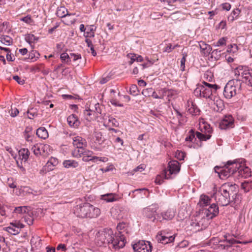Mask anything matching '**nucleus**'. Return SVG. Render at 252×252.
Wrapping results in <instances>:
<instances>
[{"label": "nucleus", "instance_id": "f257e3e1", "mask_svg": "<svg viewBox=\"0 0 252 252\" xmlns=\"http://www.w3.org/2000/svg\"><path fill=\"white\" fill-rule=\"evenodd\" d=\"M95 243L98 246H108L115 250L123 248L125 246V240L123 235H115L111 229H104L96 234Z\"/></svg>", "mask_w": 252, "mask_h": 252}, {"label": "nucleus", "instance_id": "f03ea898", "mask_svg": "<svg viewBox=\"0 0 252 252\" xmlns=\"http://www.w3.org/2000/svg\"><path fill=\"white\" fill-rule=\"evenodd\" d=\"M235 188V185L229 183L222 185L219 189L213 194V197L218 205L225 206L233 202L230 200V196L232 197L236 193L233 192V189Z\"/></svg>", "mask_w": 252, "mask_h": 252}, {"label": "nucleus", "instance_id": "7ed1b4c3", "mask_svg": "<svg viewBox=\"0 0 252 252\" xmlns=\"http://www.w3.org/2000/svg\"><path fill=\"white\" fill-rule=\"evenodd\" d=\"M201 132L196 131L195 133L193 130H190L189 134L185 140L186 142H189L188 146L189 148L193 147L192 143H194L197 138L200 141H206L211 137L213 129L208 124H205L201 130Z\"/></svg>", "mask_w": 252, "mask_h": 252}, {"label": "nucleus", "instance_id": "20e7f679", "mask_svg": "<svg viewBox=\"0 0 252 252\" xmlns=\"http://www.w3.org/2000/svg\"><path fill=\"white\" fill-rule=\"evenodd\" d=\"M239 163L236 161H228L223 166H216L214 168L216 173L219 174L220 178L225 179L234 173H236V168H238Z\"/></svg>", "mask_w": 252, "mask_h": 252}, {"label": "nucleus", "instance_id": "39448f33", "mask_svg": "<svg viewBox=\"0 0 252 252\" xmlns=\"http://www.w3.org/2000/svg\"><path fill=\"white\" fill-rule=\"evenodd\" d=\"M225 239L219 242V243L216 246V252H235L234 251L237 246H233L235 244H247L252 242L251 241H238L233 238L228 239L226 236H224Z\"/></svg>", "mask_w": 252, "mask_h": 252}, {"label": "nucleus", "instance_id": "423d86ee", "mask_svg": "<svg viewBox=\"0 0 252 252\" xmlns=\"http://www.w3.org/2000/svg\"><path fill=\"white\" fill-rule=\"evenodd\" d=\"M202 84H198L194 91L195 95L203 97L204 98H211L212 94L220 87L216 84H210L208 83L203 82Z\"/></svg>", "mask_w": 252, "mask_h": 252}, {"label": "nucleus", "instance_id": "0eeeda50", "mask_svg": "<svg viewBox=\"0 0 252 252\" xmlns=\"http://www.w3.org/2000/svg\"><path fill=\"white\" fill-rule=\"evenodd\" d=\"M242 82L240 78L230 80L226 84L223 90V95L227 99H230L240 92Z\"/></svg>", "mask_w": 252, "mask_h": 252}, {"label": "nucleus", "instance_id": "6e6552de", "mask_svg": "<svg viewBox=\"0 0 252 252\" xmlns=\"http://www.w3.org/2000/svg\"><path fill=\"white\" fill-rule=\"evenodd\" d=\"M237 78H240L241 81L252 87V70L251 71L246 67L239 66L234 70Z\"/></svg>", "mask_w": 252, "mask_h": 252}, {"label": "nucleus", "instance_id": "1a4fd4ad", "mask_svg": "<svg viewBox=\"0 0 252 252\" xmlns=\"http://www.w3.org/2000/svg\"><path fill=\"white\" fill-rule=\"evenodd\" d=\"M31 150L36 156H41L44 158L47 157L51 152L49 145L40 143L33 145Z\"/></svg>", "mask_w": 252, "mask_h": 252}, {"label": "nucleus", "instance_id": "9d476101", "mask_svg": "<svg viewBox=\"0 0 252 252\" xmlns=\"http://www.w3.org/2000/svg\"><path fill=\"white\" fill-rule=\"evenodd\" d=\"M168 169L164 170L162 176L166 179L172 178L171 175L178 173L180 170V164L176 160L171 161L168 163Z\"/></svg>", "mask_w": 252, "mask_h": 252}, {"label": "nucleus", "instance_id": "9b49d317", "mask_svg": "<svg viewBox=\"0 0 252 252\" xmlns=\"http://www.w3.org/2000/svg\"><path fill=\"white\" fill-rule=\"evenodd\" d=\"M134 252H151L152 245L149 241H140L132 246Z\"/></svg>", "mask_w": 252, "mask_h": 252}, {"label": "nucleus", "instance_id": "f8f14e48", "mask_svg": "<svg viewBox=\"0 0 252 252\" xmlns=\"http://www.w3.org/2000/svg\"><path fill=\"white\" fill-rule=\"evenodd\" d=\"M202 214H204V218L206 217V220L212 219L217 216L219 212V207L215 203L211 204L208 208H204L202 210Z\"/></svg>", "mask_w": 252, "mask_h": 252}, {"label": "nucleus", "instance_id": "ddd939ff", "mask_svg": "<svg viewBox=\"0 0 252 252\" xmlns=\"http://www.w3.org/2000/svg\"><path fill=\"white\" fill-rule=\"evenodd\" d=\"M89 203L76 205L74 209V213L77 217L84 218H88Z\"/></svg>", "mask_w": 252, "mask_h": 252}, {"label": "nucleus", "instance_id": "4468645a", "mask_svg": "<svg viewBox=\"0 0 252 252\" xmlns=\"http://www.w3.org/2000/svg\"><path fill=\"white\" fill-rule=\"evenodd\" d=\"M206 219L202 217L201 220H198L196 218L192 219L190 223V230L197 232L202 230L206 227L207 223H205Z\"/></svg>", "mask_w": 252, "mask_h": 252}, {"label": "nucleus", "instance_id": "2eb2a0df", "mask_svg": "<svg viewBox=\"0 0 252 252\" xmlns=\"http://www.w3.org/2000/svg\"><path fill=\"white\" fill-rule=\"evenodd\" d=\"M158 209V206L157 205H152L143 210V214L147 218L152 220L153 221L156 219L157 211Z\"/></svg>", "mask_w": 252, "mask_h": 252}, {"label": "nucleus", "instance_id": "dca6fc26", "mask_svg": "<svg viewBox=\"0 0 252 252\" xmlns=\"http://www.w3.org/2000/svg\"><path fill=\"white\" fill-rule=\"evenodd\" d=\"M234 126V119L231 115L225 116L220 124V127L222 129L232 128Z\"/></svg>", "mask_w": 252, "mask_h": 252}, {"label": "nucleus", "instance_id": "f3484780", "mask_svg": "<svg viewBox=\"0 0 252 252\" xmlns=\"http://www.w3.org/2000/svg\"><path fill=\"white\" fill-rule=\"evenodd\" d=\"M239 166L236 168V173L237 172L238 176L245 178L251 176V169L249 167L242 166L239 163Z\"/></svg>", "mask_w": 252, "mask_h": 252}, {"label": "nucleus", "instance_id": "a211bd4d", "mask_svg": "<svg viewBox=\"0 0 252 252\" xmlns=\"http://www.w3.org/2000/svg\"><path fill=\"white\" fill-rule=\"evenodd\" d=\"M73 144L77 148L82 149L87 146V142L85 139L80 136H75L72 138Z\"/></svg>", "mask_w": 252, "mask_h": 252}, {"label": "nucleus", "instance_id": "6ab92c4d", "mask_svg": "<svg viewBox=\"0 0 252 252\" xmlns=\"http://www.w3.org/2000/svg\"><path fill=\"white\" fill-rule=\"evenodd\" d=\"M32 250H39L41 248V239L37 235L32 236L31 240Z\"/></svg>", "mask_w": 252, "mask_h": 252}, {"label": "nucleus", "instance_id": "aec40b11", "mask_svg": "<svg viewBox=\"0 0 252 252\" xmlns=\"http://www.w3.org/2000/svg\"><path fill=\"white\" fill-rule=\"evenodd\" d=\"M100 214V210L98 208L95 207L90 203L89 204L88 218H96L99 216Z\"/></svg>", "mask_w": 252, "mask_h": 252}, {"label": "nucleus", "instance_id": "412c9836", "mask_svg": "<svg viewBox=\"0 0 252 252\" xmlns=\"http://www.w3.org/2000/svg\"><path fill=\"white\" fill-rule=\"evenodd\" d=\"M67 123L70 126L77 127L80 124L77 117L75 114H71L67 119Z\"/></svg>", "mask_w": 252, "mask_h": 252}, {"label": "nucleus", "instance_id": "4be33fe9", "mask_svg": "<svg viewBox=\"0 0 252 252\" xmlns=\"http://www.w3.org/2000/svg\"><path fill=\"white\" fill-rule=\"evenodd\" d=\"M199 46L200 47L201 52L205 56L209 55L212 50L210 45L206 44L204 42L202 41L199 42Z\"/></svg>", "mask_w": 252, "mask_h": 252}, {"label": "nucleus", "instance_id": "5701e85b", "mask_svg": "<svg viewBox=\"0 0 252 252\" xmlns=\"http://www.w3.org/2000/svg\"><path fill=\"white\" fill-rule=\"evenodd\" d=\"M30 152L28 149L23 148L19 151V158L22 161L26 162L28 160Z\"/></svg>", "mask_w": 252, "mask_h": 252}, {"label": "nucleus", "instance_id": "b1692460", "mask_svg": "<svg viewBox=\"0 0 252 252\" xmlns=\"http://www.w3.org/2000/svg\"><path fill=\"white\" fill-rule=\"evenodd\" d=\"M56 15L60 18H64L66 16H70L74 14L69 13L67 9L64 6H60L57 8Z\"/></svg>", "mask_w": 252, "mask_h": 252}, {"label": "nucleus", "instance_id": "393cba45", "mask_svg": "<svg viewBox=\"0 0 252 252\" xmlns=\"http://www.w3.org/2000/svg\"><path fill=\"white\" fill-rule=\"evenodd\" d=\"M224 108L223 101L220 99L217 98L214 101L213 105L214 110L218 112H221Z\"/></svg>", "mask_w": 252, "mask_h": 252}, {"label": "nucleus", "instance_id": "a878e982", "mask_svg": "<svg viewBox=\"0 0 252 252\" xmlns=\"http://www.w3.org/2000/svg\"><path fill=\"white\" fill-rule=\"evenodd\" d=\"M147 191H148V190L145 188L136 189L129 192V195H131L132 197H134L135 196V195L133 194L134 193H139L140 194L141 198H143L148 196V194H146Z\"/></svg>", "mask_w": 252, "mask_h": 252}, {"label": "nucleus", "instance_id": "bb28decb", "mask_svg": "<svg viewBox=\"0 0 252 252\" xmlns=\"http://www.w3.org/2000/svg\"><path fill=\"white\" fill-rule=\"evenodd\" d=\"M96 30V27L94 25L87 26V32L84 33V36L86 38L94 37V32Z\"/></svg>", "mask_w": 252, "mask_h": 252}, {"label": "nucleus", "instance_id": "cd10ccee", "mask_svg": "<svg viewBox=\"0 0 252 252\" xmlns=\"http://www.w3.org/2000/svg\"><path fill=\"white\" fill-rule=\"evenodd\" d=\"M36 135L42 139H46L48 137L47 130L44 127H40L36 130Z\"/></svg>", "mask_w": 252, "mask_h": 252}, {"label": "nucleus", "instance_id": "c85d7f7f", "mask_svg": "<svg viewBox=\"0 0 252 252\" xmlns=\"http://www.w3.org/2000/svg\"><path fill=\"white\" fill-rule=\"evenodd\" d=\"M163 219L165 220H170L172 219L175 216V212L173 210L169 209L165 212L161 213Z\"/></svg>", "mask_w": 252, "mask_h": 252}, {"label": "nucleus", "instance_id": "c756f323", "mask_svg": "<svg viewBox=\"0 0 252 252\" xmlns=\"http://www.w3.org/2000/svg\"><path fill=\"white\" fill-rule=\"evenodd\" d=\"M102 106H101L99 103H96L95 105L92 107L91 109H90V111L93 113V115L96 117H98L99 114H101V108Z\"/></svg>", "mask_w": 252, "mask_h": 252}, {"label": "nucleus", "instance_id": "7c9ffc66", "mask_svg": "<svg viewBox=\"0 0 252 252\" xmlns=\"http://www.w3.org/2000/svg\"><path fill=\"white\" fill-rule=\"evenodd\" d=\"M63 164L65 168H76L78 166V163L74 160H64Z\"/></svg>", "mask_w": 252, "mask_h": 252}, {"label": "nucleus", "instance_id": "2f4dec72", "mask_svg": "<svg viewBox=\"0 0 252 252\" xmlns=\"http://www.w3.org/2000/svg\"><path fill=\"white\" fill-rule=\"evenodd\" d=\"M241 188L246 192L252 189V180L245 181L241 183Z\"/></svg>", "mask_w": 252, "mask_h": 252}, {"label": "nucleus", "instance_id": "473e14b6", "mask_svg": "<svg viewBox=\"0 0 252 252\" xmlns=\"http://www.w3.org/2000/svg\"><path fill=\"white\" fill-rule=\"evenodd\" d=\"M116 195L114 193H107L101 195V199L106 201L107 202H111L116 201Z\"/></svg>", "mask_w": 252, "mask_h": 252}, {"label": "nucleus", "instance_id": "72a5a7b5", "mask_svg": "<svg viewBox=\"0 0 252 252\" xmlns=\"http://www.w3.org/2000/svg\"><path fill=\"white\" fill-rule=\"evenodd\" d=\"M0 41L5 45H10L12 44V38L8 35H2L0 37Z\"/></svg>", "mask_w": 252, "mask_h": 252}, {"label": "nucleus", "instance_id": "f704fd0d", "mask_svg": "<svg viewBox=\"0 0 252 252\" xmlns=\"http://www.w3.org/2000/svg\"><path fill=\"white\" fill-rule=\"evenodd\" d=\"M10 206L0 204V214L1 216L7 217L8 216V210Z\"/></svg>", "mask_w": 252, "mask_h": 252}, {"label": "nucleus", "instance_id": "c9c22d12", "mask_svg": "<svg viewBox=\"0 0 252 252\" xmlns=\"http://www.w3.org/2000/svg\"><path fill=\"white\" fill-rule=\"evenodd\" d=\"M210 198L205 195H201L200 197L199 204L202 206H207L210 203Z\"/></svg>", "mask_w": 252, "mask_h": 252}, {"label": "nucleus", "instance_id": "e433bc0d", "mask_svg": "<svg viewBox=\"0 0 252 252\" xmlns=\"http://www.w3.org/2000/svg\"><path fill=\"white\" fill-rule=\"evenodd\" d=\"M60 59L63 63L68 65L71 64L70 55H69L66 53H62L60 56Z\"/></svg>", "mask_w": 252, "mask_h": 252}, {"label": "nucleus", "instance_id": "4c0bfd02", "mask_svg": "<svg viewBox=\"0 0 252 252\" xmlns=\"http://www.w3.org/2000/svg\"><path fill=\"white\" fill-rule=\"evenodd\" d=\"M188 112L192 115H199L200 110L197 106L191 102V106L188 109Z\"/></svg>", "mask_w": 252, "mask_h": 252}, {"label": "nucleus", "instance_id": "58836bf2", "mask_svg": "<svg viewBox=\"0 0 252 252\" xmlns=\"http://www.w3.org/2000/svg\"><path fill=\"white\" fill-rule=\"evenodd\" d=\"M5 230L12 235H16L18 234L20 231V229H18V228H15L13 225L10 224L8 227H5Z\"/></svg>", "mask_w": 252, "mask_h": 252}, {"label": "nucleus", "instance_id": "ea45409f", "mask_svg": "<svg viewBox=\"0 0 252 252\" xmlns=\"http://www.w3.org/2000/svg\"><path fill=\"white\" fill-rule=\"evenodd\" d=\"M25 40L29 44H31L36 41L38 38L32 34H27L26 35Z\"/></svg>", "mask_w": 252, "mask_h": 252}, {"label": "nucleus", "instance_id": "a19ab883", "mask_svg": "<svg viewBox=\"0 0 252 252\" xmlns=\"http://www.w3.org/2000/svg\"><path fill=\"white\" fill-rule=\"evenodd\" d=\"M167 239L168 236L162 235V233L161 232H160V233H158L157 236V241L162 244H167Z\"/></svg>", "mask_w": 252, "mask_h": 252}, {"label": "nucleus", "instance_id": "79ce46f5", "mask_svg": "<svg viewBox=\"0 0 252 252\" xmlns=\"http://www.w3.org/2000/svg\"><path fill=\"white\" fill-rule=\"evenodd\" d=\"M28 211V209L27 206H19L15 208L14 212L18 214H25Z\"/></svg>", "mask_w": 252, "mask_h": 252}, {"label": "nucleus", "instance_id": "37998d69", "mask_svg": "<svg viewBox=\"0 0 252 252\" xmlns=\"http://www.w3.org/2000/svg\"><path fill=\"white\" fill-rule=\"evenodd\" d=\"M27 113L28 115V118L30 119H33L38 115L36 109L34 108H32L29 109Z\"/></svg>", "mask_w": 252, "mask_h": 252}, {"label": "nucleus", "instance_id": "c03bdc74", "mask_svg": "<svg viewBox=\"0 0 252 252\" xmlns=\"http://www.w3.org/2000/svg\"><path fill=\"white\" fill-rule=\"evenodd\" d=\"M240 13V10L238 9H234L231 13V15L228 17V20L233 21L234 19L237 18Z\"/></svg>", "mask_w": 252, "mask_h": 252}, {"label": "nucleus", "instance_id": "a18cd8bd", "mask_svg": "<svg viewBox=\"0 0 252 252\" xmlns=\"http://www.w3.org/2000/svg\"><path fill=\"white\" fill-rule=\"evenodd\" d=\"M153 90L152 88L145 89L142 91V94L145 97L151 96Z\"/></svg>", "mask_w": 252, "mask_h": 252}, {"label": "nucleus", "instance_id": "49530a36", "mask_svg": "<svg viewBox=\"0 0 252 252\" xmlns=\"http://www.w3.org/2000/svg\"><path fill=\"white\" fill-rule=\"evenodd\" d=\"M138 90L136 85H132L129 88V93L131 95H136L138 94Z\"/></svg>", "mask_w": 252, "mask_h": 252}, {"label": "nucleus", "instance_id": "de8ad7c7", "mask_svg": "<svg viewBox=\"0 0 252 252\" xmlns=\"http://www.w3.org/2000/svg\"><path fill=\"white\" fill-rule=\"evenodd\" d=\"M10 224L11 225H13L15 228H18V229H21V228H22L24 227V225L22 223L20 222V221L18 220H15L13 222H10Z\"/></svg>", "mask_w": 252, "mask_h": 252}, {"label": "nucleus", "instance_id": "09e8293b", "mask_svg": "<svg viewBox=\"0 0 252 252\" xmlns=\"http://www.w3.org/2000/svg\"><path fill=\"white\" fill-rule=\"evenodd\" d=\"M178 45L176 44L174 45V46H172V44L171 43H169L167 45V46L164 48L163 50L164 52H167V53H170L171 52L173 49H174L176 47H178Z\"/></svg>", "mask_w": 252, "mask_h": 252}, {"label": "nucleus", "instance_id": "8fccbe9b", "mask_svg": "<svg viewBox=\"0 0 252 252\" xmlns=\"http://www.w3.org/2000/svg\"><path fill=\"white\" fill-rule=\"evenodd\" d=\"M177 94V92L172 89H167L165 92V95H167L168 97H171L172 96Z\"/></svg>", "mask_w": 252, "mask_h": 252}, {"label": "nucleus", "instance_id": "3c124183", "mask_svg": "<svg viewBox=\"0 0 252 252\" xmlns=\"http://www.w3.org/2000/svg\"><path fill=\"white\" fill-rule=\"evenodd\" d=\"M9 113L11 117H16L19 114V110L16 107H11V109L9 110Z\"/></svg>", "mask_w": 252, "mask_h": 252}, {"label": "nucleus", "instance_id": "603ef678", "mask_svg": "<svg viewBox=\"0 0 252 252\" xmlns=\"http://www.w3.org/2000/svg\"><path fill=\"white\" fill-rule=\"evenodd\" d=\"M49 164H52V167H54L58 164V160L55 158L51 157L48 161V165Z\"/></svg>", "mask_w": 252, "mask_h": 252}, {"label": "nucleus", "instance_id": "864d4df0", "mask_svg": "<svg viewBox=\"0 0 252 252\" xmlns=\"http://www.w3.org/2000/svg\"><path fill=\"white\" fill-rule=\"evenodd\" d=\"M226 37H222L220 38L217 42L216 43V46H220L225 45L226 44Z\"/></svg>", "mask_w": 252, "mask_h": 252}, {"label": "nucleus", "instance_id": "5fc2aeb1", "mask_svg": "<svg viewBox=\"0 0 252 252\" xmlns=\"http://www.w3.org/2000/svg\"><path fill=\"white\" fill-rule=\"evenodd\" d=\"M70 60L72 59L74 62L77 61L79 59H81V56L79 54L70 53Z\"/></svg>", "mask_w": 252, "mask_h": 252}, {"label": "nucleus", "instance_id": "6e6d98bb", "mask_svg": "<svg viewBox=\"0 0 252 252\" xmlns=\"http://www.w3.org/2000/svg\"><path fill=\"white\" fill-rule=\"evenodd\" d=\"M108 160V158L105 157H98L96 156H93V161L96 162L100 161L102 162H106Z\"/></svg>", "mask_w": 252, "mask_h": 252}, {"label": "nucleus", "instance_id": "4d7b16f0", "mask_svg": "<svg viewBox=\"0 0 252 252\" xmlns=\"http://www.w3.org/2000/svg\"><path fill=\"white\" fill-rule=\"evenodd\" d=\"M13 79L20 85H23L25 83V80L19 77L18 75L13 76Z\"/></svg>", "mask_w": 252, "mask_h": 252}, {"label": "nucleus", "instance_id": "13d9d810", "mask_svg": "<svg viewBox=\"0 0 252 252\" xmlns=\"http://www.w3.org/2000/svg\"><path fill=\"white\" fill-rule=\"evenodd\" d=\"M126 225V224L124 222L119 223L118 224L117 229L118 231H119L120 234L123 232L122 230L125 228Z\"/></svg>", "mask_w": 252, "mask_h": 252}, {"label": "nucleus", "instance_id": "bf43d9fd", "mask_svg": "<svg viewBox=\"0 0 252 252\" xmlns=\"http://www.w3.org/2000/svg\"><path fill=\"white\" fill-rule=\"evenodd\" d=\"M24 137L25 139L27 141H31L32 140V135L29 132L27 129L25 130L24 132Z\"/></svg>", "mask_w": 252, "mask_h": 252}, {"label": "nucleus", "instance_id": "052dcab7", "mask_svg": "<svg viewBox=\"0 0 252 252\" xmlns=\"http://www.w3.org/2000/svg\"><path fill=\"white\" fill-rule=\"evenodd\" d=\"M127 56L130 58V61L129 62V64L131 65L134 62L136 61V54H129Z\"/></svg>", "mask_w": 252, "mask_h": 252}, {"label": "nucleus", "instance_id": "680f3d73", "mask_svg": "<svg viewBox=\"0 0 252 252\" xmlns=\"http://www.w3.org/2000/svg\"><path fill=\"white\" fill-rule=\"evenodd\" d=\"M108 121H109V123L112 124V125L113 126H119L118 122L117 121V120L115 118H114L113 117L109 118Z\"/></svg>", "mask_w": 252, "mask_h": 252}, {"label": "nucleus", "instance_id": "e2e57ef3", "mask_svg": "<svg viewBox=\"0 0 252 252\" xmlns=\"http://www.w3.org/2000/svg\"><path fill=\"white\" fill-rule=\"evenodd\" d=\"M101 136L102 134L101 132H97L95 135L96 141H97L99 144L103 141V140L101 139Z\"/></svg>", "mask_w": 252, "mask_h": 252}, {"label": "nucleus", "instance_id": "0e129e2a", "mask_svg": "<svg viewBox=\"0 0 252 252\" xmlns=\"http://www.w3.org/2000/svg\"><path fill=\"white\" fill-rule=\"evenodd\" d=\"M23 191L24 192H27V193H29V194L31 193V194H35V193H37V192L36 191H34V192H32L33 190L28 187H24L23 188Z\"/></svg>", "mask_w": 252, "mask_h": 252}, {"label": "nucleus", "instance_id": "69168bd1", "mask_svg": "<svg viewBox=\"0 0 252 252\" xmlns=\"http://www.w3.org/2000/svg\"><path fill=\"white\" fill-rule=\"evenodd\" d=\"M186 56H183L181 60V68L182 71H184L185 68Z\"/></svg>", "mask_w": 252, "mask_h": 252}, {"label": "nucleus", "instance_id": "338daca9", "mask_svg": "<svg viewBox=\"0 0 252 252\" xmlns=\"http://www.w3.org/2000/svg\"><path fill=\"white\" fill-rule=\"evenodd\" d=\"M90 109H91V108H89L88 110H85L84 111V114L86 117V120H89V117H90L92 115H93V113L92 112Z\"/></svg>", "mask_w": 252, "mask_h": 252}, {"label": "nucleus", "instance_id": "774afa93", "mask_svg": "<svg viewBox=\"0 0 252 252\" xmlns=\"http://www.w3.org/2000/svg\"><path fill=\"white\" fill-rule=\"evenodd\" d=\"M222 8L223 10L228 11L231 8V5L229 3H224L221 4Z\"/></svg>", "mask_w": 252, "mask_h": 252}]
</instances>
